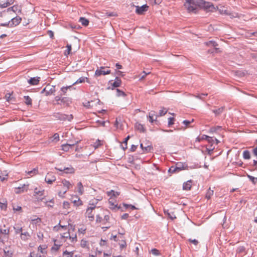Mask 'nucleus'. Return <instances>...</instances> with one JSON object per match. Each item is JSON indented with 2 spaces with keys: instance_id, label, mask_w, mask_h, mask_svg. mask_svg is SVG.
Wrapping results in <instances>:
<instances>
[{
  "instance_id": "obj_41",
  "label": "nucleus",
  "mask_w": 257,
  "mask_h": 257,
  "mask_svg": "<svg viewBox=\"0 0 257 257\" xmlns=\"http://www.w3.org/2000/svg\"><path fill=\"white\" fill-rule=\"evenodd\" d=\"M66 47L67 48V49L65 51L64 54L65 55H68L70 53L71 51V45L67 44Z\"/></svg>"
},
{
  "instance_id": "obj_42",
  "label": "nucleus",
  "mask_w": 257,
  "mask_h": 257,
  "mask_svg": "<svg viewBox=\"0 0 257 257\" xmlns=\"http://www.w3.org/2000/svg\"><path fill=\"white\" fill-rule=\"evenodd\" d=\"M207 93H201V94H198L197 95H194V96L196 98H197L198 99H203V96H207Z\"/></svg>"
},
{
  "instance_id": "obj_22",
  "label": "nucleus",
  "mask_w": 257,
  "mask_h": 257,
  "mask_svg": "<svg viewBox=\"0 0 257 257\" xmlns=\"http://www.w3.org/2000/svg\"><path fill=\"white\" fill-rule=\"evenodd\" d=\"M61 99V102L64 104H66L67 105H68L71 102V99L69 97H65L64 96H62Z\"/></svg>"
},
{
  "instance_id": "obj_37",
  "label": "nucleus",
  "mask_w": 257,
  "mask_h": 257,
  "mask_svg": "<svg viewBox=\"0 0 257 257\" xmlns=\"http://www.w3.org/2000/svg\"><path fill=\"white\" fill-rule=\"evenodd\" d=\"M247 177L252 182L253 184H255L257 182V178L253 177L249 175H247Z\"/></svg>"
},
{
  "instance_id": "obj_50",
  "label": "nucleus",
  "mask_w": 257,
  "mask_h": 257,
  "mask_svg": "<svg viewBox=\"0 0 257 257\" xmlns=\"http://www.w3.org/2000/svg\"><path fill=\"white\" fill-rule=\"evenodd\" d=\"M123 206L125 207V208H127L128 207H130L131 209H139V208L136 207L134 205H128L125 203L123 204Z\"/></svg>"
},
{
  "instance_id": "obj_7",
  "label": "nucleus",
  "mask_w": 257,
  "mask_h": 257,
  "mask_svg": "<svg viewBox=\"0 0 257 257\" xmlns=\"http://www.w3.org/2000/svg\"><path fill=\"white\" fill-rule=\"evenodd\" d=\"M105 68L104 67H101L100 69H97L95 71V75L97 76H99L101 75H106L110 73V70L104 71L103 69Z\"/></svg>"
},
{
  "instance_id": "obj_57",
  "label": "nucleus",
  "mask_w": 257,
  "mask_h": 257,
  "mask_svg": "<svg viewBox=\"0 0 257 257\" xmlns=\"http://www.w3.org/2000/svg\"><path fill=\"white\" fill-rule=\"evenodd\" d=\"M220 128H221V127L219 126H217L214 127H212L210 128V132L211 133H214V132H215L218 130L220 129Z\"/></svg>"
},
{
  "instance_id": "obj_62",
  "label": "nucleus",
  "mask_w": 257,
  "mask_h": 257,
  "mask_svg": "<svg viewBox=\"0 0 257 257\" xmlns=\"http://www.w3.org/2000/svg\"><path fill=\"white\" fill-rule=\"evenodd\" d=\"M168 119H169L168 125L169 126L172 125L174 123V117H170V118H169Z\"/></svg>"
},
{
  "instance_id": "obj_30",
  "label": "nucleus",
  "mask_w": 257,
  "mask_h": 257,
  "mask_svg": "<svg viewBox=\"0 0 257 257\" xmlns=\"http://www.w3.org/2000/svg\"><path fill=\"white\" fill-rule=\"evenodd\" d=\"M200 4L203 5V6L207 9H209L211 7H213V6L210 3L205 2L203 0L200 1Z\"/></svg>"
},
{
  "instance_id": "obj_25",
  "label": "nucleus",
  "mask_w": 257,
  "mask_h": 257,
  "mask_svg": "<svg viewBox=\"0 0 257 257\" xmlns=\"http://www.w3.org/2000/svg\"><path fill=\"white\" fill-rule=\"evenodd\" d=\"M8 176V173H7V171H5L4 172L0 173V179L2 181H4L7 179V177Z\"/></svg>"
},
{
  "instance_id": "obj_32",
  "label": "nucleus",
  "mask_w": 257,
  "mask_h": 257,
  "mask_svg": "<svg viewBox=\"0 0 257 257\" xmlns=\"http://www.w3.org/2000/svg\"><path fill=\"white\" fill-rule=\"evenodd\" d=\"M243 157L244 159H249L250 158V153L248 151L245 150L243 152Z\"/></svg>"
},
{
  "instance_id": "obj_58",
  "label": "nucleus",
  "mask_w": 257,
  "mask_h": 257,
  "mask_svg": "<svg viewBox=\"0 0 257 257\" xmlns=\"http://www.w3.org/2000/svg\"><path fill=\"white\" fill-rule=\"evenodd\" d=\"M62 237L63 238H71V236L69 232H65L63 234Z\"/></svg>"
},
{
  "instance_id": "obj_64",
  "label": "nucleus",
  "mask_w": 257,
  "mask_h": 257,
  "mask_svg": "<svg viewBox=\"0 0 257 257\" xmlns=\"http://www.w3.org/2000/svg\"><path fill=\"white\" fill-rule=\"evenodd\" d=\"M87 242L86 240H82L81 241V246L82 247H85L87 245Z\"/></svg>"
},
{
  "instance_id": "obj_55",
  "label": "nucleus",
  "mask_w": 257,
  "mask_h": 257,
  "mask_svg": "<svg viewBox=\"0 0 257 257\" xmlns=\"http://www.w3.org/2000/svg\"><path fill=\"white\" fill-rule=\"evenodd\" d=\"M204 137H205V140H206L209 143H212L214 141V139L212 137L207 136H204Z\"/></svg>"
},
{
  "instance_id": "obj_16",
  "label": "nucleus",
  "mask_w": 257,
  "mask_h": 257,
  "mask_svg": "<svg viewBox=\"0 0 257 257\" xmlns=\"http://www.w3.org/2000/svg\"><path fill=\"white\" fill-rule=\"evenodd\" d=\"M31 237L30 234L27 232H22L21 234V238L23 240H27Z\"/></svg>"
},
{
  "instance_id": "obj_4",
  "label": "nucleus",
  "mask_w": 257,
  "mask_h": 257,
  "mask_svg": "<svg viewBox=\"0 0 257 257\" xmlns=\"http://www.w3.org/2000/svg\"><path fill=\"white\" fill-rule=\"evenodd\" d=\"M44 190H39L36 188L34 190V196L38 201H43L44 200Z\"/></svg>"
},
{
  "instance_id": "obj_60",
  "label": "nucleus",
  "mask_w": 257,
  "mask_h": 257,
  "mask_svg": "<svg viewBox=\"0 0 257 257\" xmlns=\"http://www.w3.org/2000/svg\"><path fill=\"white\" fill-rule=\"evenodd\" d=\"M9 6H10V5H8V3L7 1V2L4 3L3 4H1V3L0 4V7L2 8H5Z\"/></svg>"
},
{
  "instance_id": "obj_52",
  "label": "nucleus",
  "mask_w": 257,
  "mask_h": 257,
  "mask_svg": "<svg viewBox=\"0 0 257 257\" xmlns=\"http://www.w3.org/2000/svg\"><path fill=\"white\" fill-rule=\"evenodd\" d=\"M45 203L48 206H50V207H52L53 206V204H54L53 199L50 200L49 201H47L45 202Z\"/></svg>"
},
{
  "instance_id": "obj_20",
  "label": "nucleus",
  "mask_w": 257,
  "mask_h": 257,
  "mask_svg": "<svg viewBox=\"0 0 257 257\" xmlns=\"http://www.w3.org/2000/svg\"><path fill=\"white\" fill-rule=\"evenodd\" d=\"M74 146V144H63L61 146L62 150L64 151L67 152L70 148Z\"/></svg>"
},
{
  "instance_id": "obj_10",
  "label": "nucleus",
  "mask_w": 257,
  "mask_h": 257,
  "mask_svg": "<svg viewBox=\"0 0 257 257\" xmlns=\"http://www.w3.org/2000/svg\"><path fill=\"white\" fill-rule=\"evenodd\" d=\"M47 93L45 94L46 96L53 94L55 91V86L51 85H47L46 86Z\"/></svg>"
},
{
  "instance_id": "obj_40",
  "label": "nucleus",
  "mask_w": 257,
  "mask_h": 257,
  "mask_svg": "<svg viewBox=\"0 0 257 257\" xmlns=\"http://www.w3.org/2000/svg\"><path fill=\"white\" fill-rule=\"evenodd\" d=\"M63 255L64 257H73V252H68L65 250L63 252Z\"/></svg>"
},
{
  "instance_id": "obj_17",
  "label": "nucleus",
  "mask_w": 257,
  "mask_h": 257,
  "mask_svg": "<svg viewBox=\"0 0 257 257\" xmlns=\"http://www.w3.org/2000/svg\"><path fill=\"white\" fill-rule=\"evenodd\" d=\"M121 83V81L120 79L118 77H116L114 82L111 84V85L113 87H118L120 86Z\"/></svg>"
},
{
  "instance_id": "obj_48",
  "label": "nucleus",
  "mask_w": 257,
  "mask_h": 257,
  "mask_svg": "<svg viewBox=\"0 0 257 257\" xmlns=\"http://www.w3.org/2000/svg\"><path fill=\"white\" fill-rule=\"evenodd\" d=\"M130 136H128L124 140V141H123V143L125 144V147H122V149L124 151L126 149H127V141L128 140L130 139Z\"/></svg>"
},
{
  "instance_id": "obj_19",
  "label": "nucleus",
  "mask_w": 257,
  "mask_h": 257,
  "mask_svg": "<svg viewBox=\"0 0 257 257\" xmlns=\"http://www.w3.org/2000/svg\"><path fill=\"white\" fill-rule=\"evenodd\" d=\"M98 203V200L96 199H92L89 201V207L92 208V209H95L96 208V205Z\"/></svg>"
},
{
  "instance_id": "obj_47",
  "label": "nucleus",
  "mask_w": 257,
  "mask_h": 257,
  "mask_svg": "<svg viewBox=\"0 0 257 257\" xmlns=\"http://www.w3.org/2000/svg\"><path fill=\"white\" fill-rule=\"evenodd\" d=\"M73 203L74 205L76 206H79L82 204V201L80 200L79 198H78L77 200L75 199L73 201Z\"/></svg>"
},
{
  "instance_id": "obj_13",
  "label": "nucleus",
  "mask_w": 257,
  "mask_h": 257,
  "mask_svg": "<svg viewBox=\"0 0 257 257\" xmlns=\"http://www.w3.org/2000/svg\"><path fill=\"white\" fill-rule=\"evenodd\" d=\"M175 167L178 172H179L181 170L185 169L187 166L185 164H183L181 162H178L176 163Z\"/></svg>"
},
{
  "instance_id": "obj_34",
  "label": "nucleus",
  "mask_w": 257,
  "mask_h": 257,
  "mask_svg": "<svg viewBox=\"0 0 257 257\" xmlns=\"http://www.w3.org/2000/svg\"><path fill=\"white\" fill-rule=\"evenodd\" d=\"M25 102L27 105L32 104V99L29 96H24Z\"/></svg>"
},
{
  "instance_id": "obj_29",
  "label": "nucleus",
  "mask_w": 257,
  "mask_h": 257,
  "mask_svg": "<svg viewBox=\"0 0 257 257\" xmlns=\"http://www.w3.org/2000/svg\"><path fill=\"white\" fill-rule=\"evenodd\" d=\"M38 173V170L37 168H34L32 170L28 171L27 174L30 176L32 177Z\"/></svg>"
},
{
  "instance_id": "obj_53",
  "label": "nucleus",
  "mask_w": 257,
  "mask_h": 257,
  "mask_svg": "<svg viewBox=\"0 0 257 257\" xmlns=\"http://www.w3.org/2000/svg\"><path fill=\"white\" fill-rule=\"evenodd\" d=\"M151 252L153 254H154L155 255H158L160 254V252H159V250H158L156 248L152 249L151 250Z\"/></svg>"
},
{
  "instance_id": "obj_39",
  "label": "nucleus",
  "mask_w": 257,
  "mask_h": 257,
  "mask_svg": "<svg viewBox=\"0 0 257 257\" xmlns=\"http://www.w3.org/2000/svg\"><path fill=\"white\" fill-rule=\"evenodd\" d=\"M165 213L167 214L168 217L172 220H173L174 219L176 218V216L173 213H170L168 212V211H165Z\"/></svg>"
},
{
  "instance_id": "obj_61",
  "label": "nucleus",
  "mask_w": 257,
  "mask_h": 257,
  "mask_svg": "<svg viewBox=\"0 0 257 257\" xmlns=\"http://www.w3.org/2000/svg\"><path fill=\"white\" fill-rule=\"evenodd\" d=\"M101 143H100V141L98 140L95 143H94V147L96 149V148H97L99 146H100L101 145Z\"/></svg>"
},
{
  "instance_id": "obj_5",
  "label": "nucleus",
  "mask_w": 257,
  "mask_h": 257,
  "mask_svg": "<svg viewBox=\"0 0 257 257\" xmlns=\"http://www.w3.org/2000/svg\"><path fill=\"white\" fill-rule=\"evenodd\" d=\"M74 89V88L72 87V85H69L67 86H64L61 87L60 90L59 91V93L62 96L67 95V92L69 91H71V89Z\"/></svg>"
},
{
  "instance_id": "obj_35",
  "label": "nucleus",
  "mask_w": 257,
  "mask_h": 257,
  "mask_svg": "<svg viewBox=\"0 0 257 257\" xmlns=\"http://www.w3.org/2000/svg\"><path fill=\"white\" fill-rule=\"evenodd\" d=\"M109 208L111 209H119L120 208V206H118L117 205H114L111 201H109Z\"/></svg>"
},
{
  "instance_id": "obj_26",
  "label": "nucleus",
  "mask_w": 257,
  "mask_h": 257,
  "mask_svg": "<svg viewBox=\"0 0 257 257\" xmlns=\"http://www.w3.org/2000/svg\"><path fill=\"white\" fill-rule=\"evenodd\" d=\"M4 227L5 228H1L0 229V233L3 234L8 235L9 234V232H10L9 228L8 227L6 228L5 225H4Z\"/></svg>"
},
{
  "instance_id": "obj_43",
  "label": "nucleus",
  "mask_w": 257,
  "mask_h": 257,
  "mask_svg": "<svg viewBox=\"0 0 257 257\" xmlns=\"http://www.w3.org/2000/svg\"><path fill=\"white\" fill-rule=\"evenodd\" d=\"M5 98L7 101L8 102H11L13 99L12 97H11V93H7L5 95Z\"/></svg>"
},
{
  "instance_id": "obj_8",
  "label": "nucleus",
  "mask_w": 257,
  "mask_h": 257,
  "mask_svg": "<svg viewBox=\"0 0 257 257\" xmlns=\"http://www.w3.org/2000/svg\"><path fill=\"white\" fill-rule=\"evenodd\" d=\"M22 21V19L20 17H16L11 19L10 27H13L19 25Z\"/></svg>"
},
{
  "instance_id": "obj_44",
  "label": "nucleus",
  "mask_w": 257,
  "mask_h": 257,
  "mask_svg": "<svg viewBox=\"0 0 257 257\" xmlns=\"http://www.w3.org/2000/svg\"><path fill=\"white\" fill-rule=\"evenodd\" d=\"M153 149L152 147L151 146L148 145V146L146 147H144V152L146 153H148L149 152H151V150Z\"/></svg>"
},
{
  "instance_id": "obj_11",
  "label": "nucleus",
  "mask_w": 257,
  "mask_h": 257,
  "mask_svg": "<svg viewBox=\"0 0 257 257\" xmlns=\"http://www.w3.org/2000/svg\"><path fill=\"white\" fill-rule=\"evenodd\" d=\"M93 210L94 209L89 207L86 210V215L89 218V220L90 221H93L94 219V214L92 213Z\"/></svg>"
},
{
  "instance_id": "obj_23",
  "label": "nucleus",
  "mask_w": 257,
  "mask_h": 257,
  "mask_svg": "<svg viewBox=\"0 0 257 257\" xmlns=\"http://www.w3.org/2000/svg\"><path fill=\"white\" fill-rule=\"evenodd\" d=\"M77 191L80 195H82L84 192L83 186L80 182L77 184Z\"/></svg>"
},
{
  "instance_id": "obj_6",
  "label": "nucleus",
  "mask_w": 257,
  "mask_h": 257,
  "mask_svg": "<svg viewBox=\"0 0 257 257\" xmlns=\"http://www.w3.org/2000/svg\"><path fill=\"white\" fill-rule=\"evenodd\" d=\"M45 180L48 184H51L56 180V177L52 173H48Z\"/></svg>"
},
{
  "instance_id": "obj_1",
  "label": "nucleus",
  "mask_w": 257,
  "mask_h": 257,
  "mask_svg": "<svg viewBox=\"0 0 257 257\" xmlns=\"http://www.w3.org/2000/svg\"><path fill=\"white\" fill-rule=\"evenodd\" d=\"M186 2L184 4L185 8L188 10L189 12L196 13L197 4L194 0H185Z\"/></svg>"
},
{
  "instance_id": "obj_15",
  "label": "nucleus",
  "mask_w": 257,
  "mask_h": 257,
  "mask_svg": "<svg viewBox=\"0 0 257 257\" xmlns=\"http://www.w3.org/2000/svg\"><path fill=\"white\" fill-rule=\"evenodd\" d=\"M40 77H33V78H31V79H30L28 80V82L31 85H37L38 84V83L40 81Z\"/></svg>"
},
{
  "instance_id": "obj_18",
  "label": "nucleus",
  "mask_w": 257,
  "mask_h": 257,
  "mask_svg": "<svg viewBox=\"0 0 257 257\" xmlns=\"http://www.w3.org/2000/svg\"><path fill=\"white\" fill-rule=\"evenodd\" d=\"M27 191V188H26V186L24 184L22 187H19L15 189V192L17 194H19L22 192H24V191Z\"/></svg>"
},
{
  "instance_id": "obj_63",
  "label": "nucleus",
  "mask_w": 257,
  "mask_h": 257,
  "mask_svg": "<svg viewBox=\"0 0 257 257\" xmlns=\"http://www.w3.org/2000/svg\"><path fill=\"white\" fill-rule=\"evenodd\" d=\"M194 121V119H192L191 121H189V120H185L183 121V123L184 124H185L186 126H188L189 124H190L191 123V122L193 121Z\"/></svg>"
},
{
  "instance_id": "obj_46",
  "label": "nucleus",
  "mask_w": 257,
  "mask_h": 257,
  "mask_svg": "<svg viewBox=\"0 0 257 257\" xmlns=\"http://www.w3.org/2000/svg\"><path fill=\"white\" fill-rule=\"evenodd\" d=\"M167 112V110L166 108H163L162 109L159 111V116H162L164 115Z\"/></svg>"
},
{
  "instance_id": "obj_3",
  "label": "nucleus",
  "mask_w": 257,
  "mask_h": 257,
  "mask_svg": "<svg viewBox=\"0 0 257 257\" xmlns=\"http://www.w3.org/2000/svg\"><path fill=\"white\" fill-rule=\"evenodd\" d=\"M62 183L65 189L63 192H59L58 195L59 196L61 197H63V195L65 194V193L67 191V190L70 188V187L72 186L71 183L68 181H67L66 180H62Z\"/></svg>"
},
{
  "instance_id": "obj_2",
  "label": "nucleus",
  "mask_w": 257,
  "mask_h": 257,
  "mask_svg": "<svg viewBox=\"0 0 257 257\" xmlns=\"http://www.w3.org/2000/svg\"><path fill=\"white\" fill-rule=\"evenodd\" d=\"M53 116L57 119L61 121L68 120L69 121H71L73 118L72 114L67 115L60 112L54 113Z\"/></svg>"
},
{
  "instance_id": "obj_54",
  "label": "nucleus",
  "mask_w": 257,
  "mask_h": 257,
  "mask_svg": "<svg viewBox=\"0 0 257 257\" xmlns=\"http://www.w3.org/2000/svg\"><path fill=\"white\" fill-rule=\"evenodd\" d=\"M188 241L194 244L195 245H197L198 243V240L195 239H192L189 238L188 239Z\"/></svg>"
},
{
  "instance_id": "obj_27",
  "label": "nucleus",
  "mask_w": 257,
  "mask_h": 257,
  "mask_svg": "<svg viewBox=\"0 0 257 257\" xmlns=\"http://www.w3.org/2000/svg\"><path fill=\"white\" fill-rule=\"evenodd\" d=\"M213 193H214L213 190H211L210 189V188H209L208 189V190H207V192L206 194V196H205L206 198L207 199H210L211 196L213 195Z\"/></svg>"
},
{
  "instance_id": "obj_56",
  "label": "nucleus",
  "mask_w": 257,
  "mask_h": 257,
  "mask_svg": "<svg viewBox=\"0 0 257 257\" xmlns=\"http://www.w3.org/2000/svg\"><path fill=\"white\" fill-rule=\"evenodd\" d=\"M150 72H146L145 71H143V73L141 74V78H140V79H143L144 78H145V77L149 74H150Z\"/></svg>"
},
{
  "instance_id": "obj_21",
  "label": "nucleus",
  "mask_w": 257,
  "mask_h": 257,
  "mask_svg": "<svg viewBox=\"0 0 257 257\" xmlns=\"http://www.w3.org/2000/svg\"><path fill=\"white\" fill-rule=\"evenodd\" d=\"M63 170H64V172L66 174H72L75 172L74 169L72 166H70L69 167H63Z\"/></svg>"
},
{
  "instance_id": "obj_51",
  "label": "nucleus",
  "mask_w": 257,
  "mask_h": 257,
  "mask_svg": "<svg viewBox=\"0 0 257 257\" xmlns=\"http://www.w3.org/2000/svg\"><path fill=\"white\" fill-rule=\"evenodd\" d=\"M41 255L38 252H35V251L32 252L30 253V257H41Z\"/></svg>"
},
{
  "instance_id": "obj_36",
  "label": "nucleus",
  "mask_w": 257,
  "mask_h": 257,
  "mask_svg": "<svg viewBox=\"0 0 257 257\" xmlns=\"http://www.w3.org/2000/svg\"><path fill=\"white\" fill-rule=\"evenodd\" d=\"M116 96L118 97H119V96L124 97L126 96V94L123 91L119 90V89H116Z\"/></svg>"
},
{
  "instance_id": "obj_24",
  "label": "nucleus",
  "mask_w": 257,
  "mask_h": 257,
  "mask_svg": "<svg viewBox=\"0 0 257 257\" xmlns=\"http://www.w3.org/2000/svg\"><path fill=\"white\" fill-rule=\"evenodd\" d=\"M79 21L84 26H87L89 24V21L84 17L80 18Z\"/></svg>"
},
{
  "instance_id": "obj_59",
  "label": "nucleus",
  "mask_w": 257,
  "mask_h": 257,
  "mask_svg": "<svg viewBox=\"0 0 257 257\" xmlns=\"http://www.w3.org/2000/svg\"><path fill=\"white\" fill-rule=\"evenodd\" d=\"M0 207L2 209H6L7 205L6 203H2L0 202Z\"/></svg>"
},
{
  "instance_id": "obj_45",
  "label": "nucleus",
  "mask_w": 257,
  "mask_h": 257,
  "mask_svg": "<svg viewBox=\"0 0 257 257\" xmlns=\"http://www.w3.org/2000/svg\"><path fill=\"white\" fill-rule=\"evenodd\" d=\"M168 172L169 173H178V171H177V169H176L175 166H172L171 167H170L168 170Z\"/></svg>"
},
{
  "instance_id": "obj_14",
  "label": "nucleus",
  "mask_w": 257,
  "mask_h": 257,
  "mask_svg": "<svg viewBox=\"0 0 257 257\" xmlns=\"http://www.w3.org/2000/svg\"><path fill=\"white\" fill-rule=\"evenodd\" d=\"M135 128L136 130H138L140 133H144L146 131V129L144 125L138 122L136 123Z\"/></svg>"
},
{
  "instance_id": "obj_38",
  "label": "nucleus",
  "mask_w": 257,
  "mask_h": 257,
  "mask_svg": "<svg viewBox=\"0 0 257 257\" xmlns=\"http://www.w3.org/2000/svg\"><path fill=\"white\" fill-rule=\"evenodd\" d=\"M14 229L15 231L16 234H19L20 233H21L23 231V229L22 227L14 226Z\"/></svg>"
},
{
  "instance_id": "obj_9",
  "label": "nucleus",
  "mask_w": 257,
  "mask_h": 257,
  "mask_svg": "<svg viewBox=\"0 0 257 257\" xmlns=\"http://www.w3.org/2000/svg\"><path fill=\"white\" fill-rule=\"evenodd\" d=\"M148 6L147 5H144L142 7H137L136 12L139 15H142L145 12L147 11Z\"/></svg>"
},
{
  "instance_id": "obj_12",
  "label": "nucleus",
  "mask_w": 257,
  "mask_h": 257,
  "mask_svg": "<svg viewBox=\"0 0 257 257\" xmlns=\"http://www.w3.org/2000/svg\"><path fill=\"white\" fill-rule=\"evenodd\" d=\"M192 180H190L184 182L183 185V189L184 190H190L191 188Z\"/></svg>"
},
{
  "instance_id": "obj_33",
  "label": "nucleus",
  "mask_w": 257,
  "mask_h": 257,
  "mask_svg": "<svg viewBox=\"0 0 257 257\" xmlns=\"http://www.w3.org/2000/svg\"><path fill=\"white\" fill-rule=\"evenodd\" d=\"M223 109H224V107H221L217 109L213 110L212 111L216 115H219L220 113H221L223 112Z\"/></svg>"
},
{
  "instance_id": "obj_31",
  "label": "nucleus",
  "mask_w": 257,
  "mask_h": 257,
  "mask_svg": "<svg viewBox=\"0 0 257 257\" xmlns=\"http://www.w3.org/2000/svg\"><path fill=\"white\" fill-rule=\"evenodd\" d=\"M85 79L87 80V77H82L79 78L76 81L73 83L72 86L79 83H83L85 82Z\"/></svg>"
},
{
  "instance_id": "obj_28",
  "label": "nucleus",
  "mask_w": 257,
  "mask_h": 257,
  "mask_svg": "<svg viewBox=\"0 0 257 257\" xmlns=\"http://www.w3.org/2000/svg\"><path fill=\"white\" fill-rule=\"evenodd\" d=\"M107 194L108 196H110V197H112V196L116 197L119 195V193H118L117 192H115L114 191H113L112 190H111L110 191L107 192Z\"/></svg>"
},
{
  "instance_id": "obj_49",
  "label": "nucleus",
  "mask_w": 257,
  "mask_h": 257,
  "mask_svg": "<svg viewBox=\"0 0 257 257\" xmlns=\"http://www.w3.org/2000/svg\"><path fill=\"white\" fill-rule=\"evenodd\" d=\"M211 45L215 48V51L216 52L219 51V48H216V47L218 46V44L216 42L212 41Z\"/></svg>"
}]
</instances>
